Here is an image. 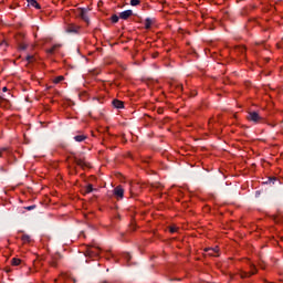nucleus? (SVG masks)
I'll list each match as a JSON object with an SVG mask.
<instances>
[{"label":"nucleus","instance_id":"9","mask_svg":"<svg viewBox=\"0 0 283 283\" xmlns=\"http://www.w3.org/2000/svg\"><path fill=\"white\" fill-rule=\"evenodd\" d=\"M66 32H69L70 34H76L78 32V27L74 25V24H69L66 27Z\"/></svg>","mask_w":283,"mask_h":283},{"label":"nucleus","instance_id":"10","mask_svg":"<svg viewBox=\"0 0 283 283\" xmlns=\"http://www.w3.org/2000/svg\"><path fill=\"white\" fill-rule=\"evenodd\" d=\"M113 105L116 107V109H123V107H125V104L120 99H114Z\"/></svg>","mask_w":283,"mask_h":283},{"label":"nucleus","instance_id":"7","mask_svg":"<svg viewBox=\"0 0 283 283\" xmlns=\"http://www.w3.org/2000/svg\"><path fill=\"white\" fill-rule=\"evenodd\" d=\"M60 280H63L65 283H76V279L70 276L69 274H62Z\"/></svg>","mask_w":283,"mask_h":283},{"label":"nucleus","instance_id":"15","mask_svg":"<svg viewBox=\"0 0 283 283\" xmlns=\"http://www.w3.org/2000/svg\"><path fill=\"white\" fill-rule=\"evenodd\" d=\"M21 240H22L23 244H28V243H30V235L23 234L21 237Z\"/></svg>","mask_w":283,"mask_h":283},{"label":"nucleus","instance_id":"14","mask_svg":"<svg viewBox=\"0 0 283 283\" xmlns=\"http://www.w3.org/2000/svg\"><path fill=\"white\" fill-rule=\"evenodd\" d=\"M92 191H94V186H92V184H88V185L84 188V193H92Z\"/></svg>","mask_w":283,"mask_h":283},{"label":"nucleus","instance_id":"28","mask_svg":"<svg viewBox=\"0 0 283 283\" xmlns=\"http://www.w3.org/2000/svg\"><path fill=\"white\" fill-rule=\"evenodd\" d=\"M28 209H29V211H30L31 209H33V207H29Z\"/></svg>","mask_w":283,"mask_h":283},{"label":"nucleus","instance_id":"19","mask_svg":"<svg viewBox=\"0 0 283 283\" xmlns=\"http://www.w3.org/2000/svg\"><path fill=\"white\" fill-rule=\"evenodd\" d=\"M151 19H146V21H145V29L146 30H149L150 28H151Z\"/></svg>","mask_w":283,"mask_h":283},{"label":"nucleus","instance_id":"12","mask_svg":"<svg viewBox=\"0 0 283 283\" xmlns=\"http://www.w3.org/2000/svg\"><path fill=\"white\" fill-rule=\"evenodd\" d=\"M29 6H32V8H35L36 10H41V4L36 2V0H27Z\"/></svg>","mask_w":283,"mask_h":283},{"label":"nucleus","instance_id":"2","mask_svg":"<svg viewBox=\"0 0 283 283\" xmlns=\"http://www.w3.org/2000/svg\"><path fill=\"white\" fill-rule=\"evenodd\" d=\"M258 273V269H255L254 264H250V271H240L239 275L242 280H244V277H251V275H255Z\"/></svg>","mask_w":283,"mask_h":283},{"label":"nucleus","instance_id":"20","mask_svg":"<svg viewBox=\"0 0 283 283\" xmlns=\"http://www.w3.org/2000/svg\"><path fill=\"white\" fill-rule=\"evenodd\" d=\"M178 230H179V228L176 227V226H170V227H169L170 233H178Z\"/></svg>","mask_w":283,"mask_h":283},{"label":"nucleus","instance_id":"3","mask_svg":"<svg viewBox=\"0 0 283 283\" xmlns=\"http://www.w3.org/2000/svg\"><path fill=\"white\" fill-rule=\"evenodd\" d=\"M248 120H251L252 123H262V120H264V118L262 116H260V114L258 112H250L248 114Z\"/></svg>","mask_w":283,"mask_h":283},{"label":"nucleus","instance_id":"21","mask_svg":"<svg viewBox=\"0 0 283 283\" xmlns=\"http://www.w3.org/2000/svg\"><path fill=\"white\" fill-rule=\"evenodd\" d=\"M7 151H9L8 147L0 148V158H3V154H6Z\"/></svg>","mask_w":283,"mask_h":283},{"label":"nucleus","instance_id":"26","mask_svg":"<svg viewBox=\"0 0 283 283\" xmlns=\"http://www.w3.org/2000/svg\"><path fill=\"white\" fill-rule=\"evenodd\" d=\"M177 90H178L179 92H182V84L177 85Z\"/></svg>","mask_w":283,"mask_h":283},{"label":"nucleus","instance_id":"5","mask_svg":"<svg viewBox=\"0 0 283 283\" xmlns=\"http://www.w3.org/2000/svg\"><path fill=\"white\" fill-rule=\"evenodd\" d=\"M114 196L119 200H123V197L125 196V190L123 189V186L115 187Z\"/></svg>","mask_w":283,"mask_h":283},{"label":"nucleus","instance_id":"16","mask_svg":"<svg viewBox=\"0 0 283 283\" xmlns=\"http://www.w3.org/2000/svg\"><path fill=\"white\" fill-rule=\"evenodd\" d=\"M11 264L12 266H19V264H21V259L13 258Z\"/></svg>","mask_w":283,"mask_h":283},{"label":"nucleus","instance_id":"23","mask_svg":"<svg viewBox=\"0 0 283 283\" xmlns=\"http://www.w3.org/2000/svg\"><path fill=\"white\" fill-rule=\"evenodd\" d=\"M118 19H120V15L118 17V15H113L112 17V22L113 23H118Z\"/></svg>","mask_w":283,"mask_h":283},{"label":"nucleus","instance_id":"8","mask_svg":"<svg viewBox=\"0 0 283 283\" xmlns=\"http://www.w3.org/2000/svg\"><path fill=\"white\" fill-rule=\"evenodd\" d=\"M75 164H76L78 167H82L83 169H84V167H88L87 161H85L84 158L75 157Z\"/></svg>","mask_w":283,"mask_h":283},{"label":"nucleus","instance_id":"11","mask_svg":"<svg viewBox=\"0 0 283 283\" xmlns=\"http://www.w3.org/2000/svg\"><path fill=\"white\" fill-rule=\"evenodd\" d=\"M80 17L83 21H86V22L90 21V18H87V10L85 9L80 10Z\"/></svg>","mask_w":283,"mask_h":283},{"label":"nucleus","instance_id":"25","mask_svg":"<svg viewBox=\"0 0 283 283\" xmlns=\"http://www.w3.org/2000/svg\"><path fill=\"white\" fill-rule=\"evenodd\" d=\"M241 51V54H244L247 52V49L244 46H239V49Z\"/></svg>","mask_w":283,"mask_h":283},{"label":"nucleus","instance_id":"18","mask_svg":"<svg viewBox=\"0 0 283 283\" xmlns=\"http://www.w3.org/2000/svg\"><path fill=\"white\" fill-rule=\"evenodd\" d=\"M61 81H65V77L63 75H60L53 80V83L59 84Z\"/></svg>","mask_w":283,"mask_h":283},{"label":"nucleus","instance_id":"6","mask_svg":"<svg viewBox=\"0 0 283 283\" xmlns=\"http://www.w3.org/2000/svg\"><path fill=\"white\" fill-rule=\"evenodd\" d=\"M134 11L132 10H126L119 13V19H123V21H127V19H129V17H133Z\"/></svg>","mask_w":283,"mask_h":283},{"label":"nucleus","instance_id":"17","mask_svg":"<svg viewBox=\"0 0 283 283\" xmlns=\"http://www.w3.org/2000/svg\"><path fill=\"white\" fill-rule=\"evenodd\" d=\"M59 48H61V45H53L51 49L48 50L49 54H54V52H56Z\"/></svg>","mask_w":283,"mask_h":283},{"label":"nucleus","instance_id":"1","mask_svg":"<svg viewBox=\"0 0 283 283\" xmlns=\"http://www.w3.org/2000/svg\"><path fill=\"white\" fill-rule=\"evenodd\" d=\"M86 258H98L101 255V248L88 245L85 251Z\"/></svg>","mask_w":283,"mask_h":283},{"label":"nucleus","instance_id":"22","mask_svg":"<svg viewBox=\"0 0 283 283\" xmlns=\"http://www.w3.org/2000/svg\"><path fill=\"white\" fill-rule=\"evenodd\" d=\"M130 6L133 7L140 6V0H130Z\"/></svg>","mask_w":283,"mask_h":283},{"label":"nucleus","instance_id":"4","mask_svg":"<svg viewBox=\"0 0 283 283\" xmlns=\"http://www.w3.org/2000/svg\"><path fill=\"white\" fill-rule=\"evenodd\" d=\"M205 253H207V255H210V258H219L220 256V249L218 247H216V248H206Z\"/></svg>","mask_w":283,"mask_h":283},{"label":"nucleus","instance_id":"13","mask_svg":"<svg viewBox=\"0 0 283 283\" xmlns=\"http://www.w3.org/2000/svg\"><path fill=\"white\" fill-rule=\"evenodd\" d=\"M87 137L85 135H76L74 137V140H76V143H83V140H85Z\"/></svg>","mask_w":283,"mask_h":283},{"label":"nucleus","instance_id":"24","mask_svg":"<svg viewBox=\"0 0 283 283\" xmlns=\"http://www.w3.org/2000/svg\"><path fill=\"white\" fill-rule=\"evenodd\" d=\"M27 61H28L29 63H33L34 56H33V55L27 56Z\"/></svg>","mask_w":283,"mask_h":283},{"label":"nucleus","instance_id":"27","mask_svg":"<svg viewBox=\"0 0 283 283\" xmlns=\"http://www.w3.org/2000/svg\"><path fill=\"white\" fill-rule=\"evenodd\" d=\"M2 92H8V87L4 86V87L2 88Z\"/></svg>","mask_w":283,"mask_h":283}]
</instances>
